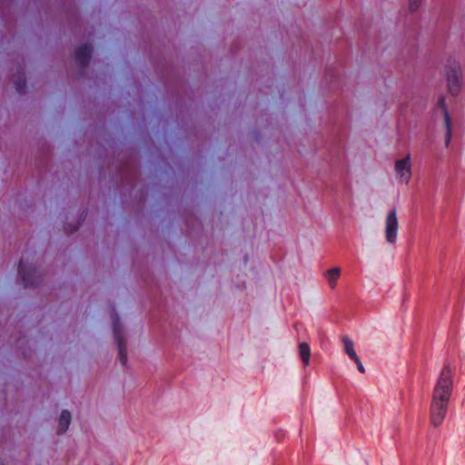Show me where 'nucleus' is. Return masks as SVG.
<instances>
[{"mask_svg": "<svg viewBox=\"0 0 465 465\" xmlns=\"http://www.w3.org/2000/svg\"><path fill=\"white\" fill-rule=\"evenodd\" d=\"M455 369L444 364L434 384L431 399L450 403L454 388Z\"/></svg>", "mask_w": 465, "mask_h": 465, "instance_id": "obj_1", "label": "nucleus"}, {"mask_svg": "<svg viewBox=\"0 0 465 465\" xmlns=\"http://www.w3.org/2000/svg\"><path fill=\"white\" fill-rule=\"evenodd\" d=\"M445 74L449 91L452 95H457L462 88L461 68L455 60H449L445 65Z\"/></svg>", "mask_w": 465, "mask_h": 465, "instance_id": "obj_2", "label": "nucleus"}, {"mask_svg": "<svg viewBox=\"0 0 465 465\" xmlns=\"http://www.w3.org/2000/svg\"><path fill=\"white\" fill-rule=\"evenodd\" d=\"M394 172L397 181L402 184H409L412 178V163L411 154L396 159Z\"/></svg>", "mask_w": 465, "mask_h": 465, "instance_id": "obj_3", "label": "nucleus"}, {"mask_svg": "<svg viewBox=\"0 0 465 465\" xmlns=\"http://www.w3.org/2000/svg\"><path fill=\"white\" fill-rule=\"evenodd\" d=\"M449 404L445 401L430 400V422L433 427H440L442 424L449 410Z\"/></svg>", "mask_w": 465, "mask_h": 465, "instance_id": "obj_4", "label": "nucleus"}, {"mask_svg": "<svg viewBox=\"0 0 465 465\" xmlns=\"http://www.w3.org/2000/svg\"><path fill=\"white\" fill-rule=\"evenodd\" d=\"M399 231V221L395 208L391 209L385 217V239L389 243H395Z\"/></svg>", "mask_w": 465, "mask_h": 465, "instance_id": "obj_5", "label": "nucleus"}, {"mask_svg": "<svg viewBox=\"0 0 465 465\" xmlns=\"http://www.w3.org/2000/svg\"><path fill=\"white\" fill-rule=\"evenodd\" d=\"M114 323V338L118 345V351H119V358L121 361V363L124 365L127 361L126 351H125V344L124 341V336L122 333L121 326L117 319H113Z\"/></svg>", "mask_w": 465, "mask_h": 465, "instance_id": "obj_6", "label": "nucleus"}, {"mask_svg": "<svg viewBox=\"0 0 465 465\" xmlns=\"http://www.w3.org/2000/svg\"><path fill=\"white\" fill-rule=\"evenodd\" d=\"M438 106H440L442 110V113L444 114V124H445V145L449 146L451 137H452V130H451V121L450 117L447 112L445 104H444V97H440L438 101Z\"/></svg>", "mask_w": 465, "mask_h": 465, "instance_id": "obj_7", "label": "nucleus"}, {"mask_svg": "<svg viewBox=\"0 0 465 465\" xmlns=\"http://www.w3.org/2000/svg\"><path fill=\"white\" fill-rule=\"evenodd\" d=\"M18 272L21 277V280L25 283V286H29L33 284V282L31 281V277L35 273V269L31 266L26 267L25 262L23 260L20 261L19 266H18Z\"/></svg>", "mask_w": 465, "mask_h": 465, "instance_id": "obj_8", "label": "nucleus"}, {"mask_svg": "<svg viewBox=\"0 0 465 465\" xmlns=\"http://www.w3.org/2000/svg\"><path fill=\"white\" fill-rule=\"evenodd\" d=\"M90 55H91V46L88 45L80 46L75 51V58H76L77 62L83 66H85L88 64Z\"/></svg>", "mask_w": 465, "mask_h": 465, "instance_id": "obj_9", "label": "nucleus"}, {"mask_svg": "<svg viewBox=\"0 0 465 465\" xmlns=\"http://www.w3.org/2000/svg\"><path fill=\"white\" fill-rule=\"evenodd\" d=\"M341 276V269L339 267H333L325 272L324 277L331 289H334L337 286L338 280Z\"/></svg>", "mask_w": 465, "mask_h": 465, "instance_id": "obj_10", "label": "nucleus"}, {"mask_svg": "<svg viewBox=\"0 0 465 465\" xmlns=\"http://www.w3.org/2000/svg\"><path fill=\"white\" fill-rule=\"evenodd\" d=\"M342 343L344 346V351H345L346 354L349 356V358L352 361H358V356L354 350V345H353L352 341L351 339H349L348 337L344 336V337H342Z\"/></svg>", "mask_w": 465, "mask_h": 465, "instance_id": "obj_11", "label": "nucleus"}, {"mask_svg": "<svg viewBox=\"0 0 465 465\" xmlns=\"http://www.w3.org/2000/svg\"><path fill=\"white\" fill-rule=\"evenodd\" d=\"M71 422V414L67 411H63L60 418H59V424H58V432L63 433L67 429Z\"/></svg>", "mask_w": 465, "mask_h": 465, "instance_id": "obj_12", "label": "nucleus"}, {"mask_svg": "<svg viewBox=\"0 0 465 465\" xmlns=\"http://www.w3.org/2000/svg\"><path fill=\"white\" fill-rule=\"evenodd\" d=\"M299 353L304 363V365H309L310 358H311V349L308 343L302 342L299 345Z\"/></svg>", "mask_w": 465, "mask_h": 465, "instance_id": "obj_13", "label": "nucleus"}, {"mask_svg": "<svg viewBox=\"0 0 465 465\" xmlns=\"http://www.w3.org/2000/svg\"><path fill=\"white\" fill-rule=\"evenodd\" d=\"M422 0H409V8L411 12L418 10Z\"/></svg>", "mask_w": 465, "mask_h": 465, "instance_id": "obj_14", "label": "nucleus"}, {"mask_svg": "<svg viewBox=\"0 0 465 465\" xmlns=\"http://www.w3.org/2000/svg\"><path fill=\"white\" fill-rule=\"evenodd\" d=\"M353 361L357 364V368H358L359 371L363 373L365 371V370H364V367H363L360 358L358 357V361Z\"/></svg>", "mask_w": 465, "mask_h": 465, "instance_id": "obj_15", "label": "nucleus"}]
</instances>
